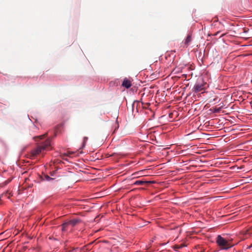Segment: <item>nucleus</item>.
<instances>
[{
    "mask_svg": "<svg viewBox=\"0 0 252 252\" xmlns=\"http://www.w3.org/2000/svg\"><path fill=\"white\" fill-rule=\"evenodd\" d=\"M216 243L221 250H226L233 247L231 240L219 235L216 238Z\"/></svg>",
    "mask_w": 252,
    "mask_h": 252,
    "instance_id": "f257e3e1",
    "label": "nucleus"
},
{
    "mask_svg": "<svg viewBox=\"0 0 252 252\" xmlns=\"http://www.w3.org/2000/svg\"><path fill=\"white\" fill-rule=\"evenodd\" d=\"M50 146V140L47 139L45 143L40 146H38L36 148L32 150L31 152V158H32L40 154L43 153L45 150H46Z\"/></svg>",
    "mask_w": 252,
    "mask_h": 252,
    "instance_id": "f03ea898",
    "label": "nucleus"
},
{
    "mask_svg": "<svg viewBox=\"0 0 252 252\" xmlns=\"http://www.w3.org/2000/svg\"><path fill=\"white\" fill-rule=\"evenodd\" d=\"M120 238L117 240L114 238H111V252H122V249L120 248L121 245Z\"/></svg>",
    "mask_w": 252,
    "mask_h": 252,
    "instance_id": "7ed1b4c3",
    "label": "nucleus"
},
{
    "mask_svg": "<svg viewBox=\"0 0 252 252\" xmlns=\"http://www.w3.org/2000/svg\"><path fill=\"white\" fill-rule=\"evenodd\" d=\"M132 81L131 79L125 78L123 80L122 86L126 89H128L132 86Z\"/></svg>",
    "mask_w": 252,
    "mask_h": 252,
    "instance_id": "20e7f679",
    "label": "nucleus"
},
{
    "mask_svg": "<svg viewBox=\"0 0 252 252\" xmlns=\"http://www.w3.org/2000/svg\"><path fill=\"white\" fill-rule=\"evenodd\" d=\"M204 90V85L203 84L196 83L193 87V91L198 93Z\"/></svg>",
    "mask_w": 252,
    "mask_h": 252,
    "instance_id": "39448f33",
    "label": "nucleus"
},
{
    "mask_svg": "<svg viewBox=\"0 0 252 252\" xmlns=\"http://www.w3.org/2000/svg\"><path fill=\"white\" fill-rule=\"evenodd\" d=\"M154 183L153 181H148L145 180H137L133 183L134 185H143L145 184H151Z\"/></svg>",
    "mask_w": 252,
    "mask_h": 252,
    "instance_id": "423d86ee",
    "label": "nucleus"
},
{
    "mask_svg": "<svg viewBox=\"0 0 252 252\" xmlns=\"http://www.w3.org/2000/svg\"><path fill=\"white\" fill-rule=\"evenodd\" d=\"M68 222L69 225H71V226L73 227L76 225L77 224L81 222V220L78 219H76L70 220Z\"/></svg>",
    "mask_w": 252,
    "mask_h": 252,
    "instance_id": "0eeeda50",
    "label": "nucleus"
},
{
    "mask_svg": "<svg viewBox=\"0 0 252 252\" xmlns=\"http://www.w3.org/2000/svg\"><path fill=\"white\" fill-rule=\"evenodd\" d=\"M191 41V37L190 34H189L184 41V44L186 46L189 45V44Z\"/></svg>",
    "mask_w": 252,
    "mask_h": 252,
    "instance_id": "6e6552de",
    "label": "nucleus"
},
{
    "mask_svg": "<svg viewBox=\"0 0 252 252\" xmlns=\"http://www.w3.org/2000/svg\"><path fill=\"white\" fill-rule=\"evenodd\" d=\"M46 136H47V133H45V134H44L43 135H40V136H38L34 137L33 139L35 140V141H39L41 139H43V138H44Z\"/></svg>",
    "mask_w": 252,
    "mask_h": 252,
    "instance_id": "1a4fd4ad",
    "label": "nucleus"
},
{
    "mask_svg": "<svg viewBox=\"0 0 252 252\" xmlns=\"http://www.w3.org/2000/svg\"><path fill=\"white\" fill-rule=\"evenodd\" d=\"M69 226V223H68V222H65L64 223H63L62 225V230L63 231H65L67 229V227Z\"/></svg>",
    "mask_w": 252,
    "mask_h": 252,
    "instance_id": "9d476101",
    "label": "nucleus"
},
{
    "mask_svg": "<svg viewBox=\"0 0 252 252\" xmlns=\"http://www.w3.org/2000/svg\"><path fill=\"white\" fill-rule=\"evenodd\" d=\"M118 116L116 115L114 118L116 119V122H115V124H114V132L116 131V129H117L119 127V124H118L117 123V119H118Z\"/></svg>",
    "mask_w": 252,
    "mask_h": 252,
    "instance_id": "9b49d317",
    "label": "nucleus"
},
{
    "mask_svg": "<svg viewBox=\"0 0 252 252\" xmlns=\"http://www.w3.org/2000/svg\"><path fill=\"white\" fill-rule=\"evenodd\" d=\"M75 153L73 152L67 151L64 154V155L69 157H72Z\"/></svg>",
    "mask_w": 252,
    "mask_h": 252,
    "instance_id": "f8f14e48",
    "label": "nucleus"
},
{
    "mask_svg": "<svg viewBox=\"0 0 252 252\" xmlns=\"http://www.w3.org/2000/svg\"><path fill=\"white\" fill-rule=\"evenodd\" d=\"M243 234L245 236V238H247L248 236H250L251 232L248 230H246L243 231Z\"/></svg>",
    "mask_w": 252,
    "mask_h": 252,
    "instance_id": "ddd939ff",
    "label": "nucleus"
},
{
    "mask_svg": "<svg viewBox=\"0 0 252 252\" xmlns=\"http://www.w3.org/2000/svg\"><path fill=\"white\" fill-rule=\"evenodd\" d=\"M88 139V138L87 137H84L83 138V141L82 143V148H84L85 146L86 143Z\"/></svg>",
    "mask_w": 252,
    "mask_h": 252,
    "instance_id": "4468645a",
    "label": "nucleus"
},
{
    "mask_svg": "<svg viewBox=\"0 0 252 252\" xmlns=\"http://www.w3.org/2000/svg\"><path fill=\"white\" fill-rule=\"evenodd\" d=\"M44 178L43 179V180H47V181H50V180H52V179H53V178H51L50 177H49V176L48 175H45L44 176Z\"/></svg>",
    "mask_w": 252,
    "mask_h": 252,
    "instance_id": "2eb2a0df",
    "label": "nucleus"
},
{
    "mask_svg": "<svg viewBox=\"0 0 252 252\" xmlns=\"http://www.w3.org/2000/svg\"><path fill=\"white\" fill-rule=\"evenodd\" d=\"M252 248V245H250V246H246V248L247 249H251Z\"/></svg>",
    "mask_w": 252,
    "mask_h": 252,
    "instance_id": "dca6fc26",
    "label": "nucleus"
}]
</instances>
